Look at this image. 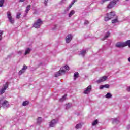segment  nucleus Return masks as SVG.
I'll use <instances>...</instances> for the list:
<instances>
[{"label":"nucleus","mask_w":130,"mask_h":130,"mask_svg":"<svg viewBox=\"0 0 130 130\" xmlns=\"http://www.w3.org/2000/svg\"><path fill=\"white\" fill-rule=\"evenodd\" d=\"M3 33H4V31L0 30V40H2V36L3 35Z\"/></svg>","instance_id":"34"},{"label":"nucleus","mask_w":130,"mask_h":130,"mask_svg":"<svg viewBox=\"0 0 130 130\" xmlns=\"http://www.w3.org/2000/svg\"><path fill=\"white\" fill-rule=\"evenodd\" d=\"M70 9L69 7H67L66 10H65V11L66 12H69V11H70Z\"/></svg>","instance_id":"39"},{"label":"nucleus","mask_w":130,"mask_h":130,"mask_svg":"<svg viewBox=\"0 0 130 130\" xmlns=\"http://www.w3.org/2000/svg\"><path fill=\"white\" fill-rule=\"evenodd\" d=\"M104 88H106L107 89H108V88H109V84H105L104 85H101L100 86L99 89L100 90H103V89H104Z\"/></svg>","instance_id":"14"},{"label":"nucleus","mask_w":130,"mask_h":130,"mask_svg":"<svg viewBox=\"0 0 130 130\" xmlns=\"http://www.w3.org/2000/svg\"><path fill=\"white\" fill-rule=\"evenodd\" d=\"M126 44L125 42H118L116 44V47L121 48V47H125Z\"/></svg>","instance_id":"11"},{"label":"nucleus","mask_w":130,"mask_h":130,"mask_svg":"<svg viewBox=\"0 0 130 130\" xmlns=\"http://www.w3.org/2000/svg\"><path fill=\"white\" fill-rule=\"evenodd\" d=\"M86 52H87V51L86 50H83L81 51L79 55H81V56H84L85 55V54H86Z\"/></svg>","instance_id":"19"},{"label":"nucleus","mask_w":130,"mask_h":130,"mask_svg":"<svg viewBox=\"0 0 130 130\" xmlns=\"http://www.w3.org/2000/svg\"><path fill=\"white\" fill-rule=\"evenodd\" d=\"M112 23L113 24H115L116 23H118V20H117V19H114V20H112Z\"/></svg>","instance_id":"27"},{"label":"nucleus","mask_w":130,"mask_h":130,"mask_svg":"<svg viewBox=\"0 0 130 130\" xmlns=\"http://www.w3.org/2000/svg\"><path fill=\"white\" fill-rule=\"evenodd\" d=\"M29 104V101H24L22 103L23 106H26Z\"/></svg>","instance_id":"25"},{"label":"nucleus","mask_w":130,"mask_h":130,"mask_svg":"<svg viewBox=\"0 0 130 130\" xmlns=\"http://www.w3.org/2000/svg\"><path fill=\"white\" fill-rule=\"evenodd\" d=\"M31 9V5H28L26 8L25 10V15H27V14H28V13H29V11H30Z\"/></svg>","instance_id":"17"},{"label":"nucleus","mask_w":130,"mask_h":130,"mask_svg":"<svg viewBox=\"0 0 130 130\" xmlns=\"http://www.w3.org/2000/svg\"><path fill=\"white\" fill-rule=\"evenodd\" d=\"M108 78V77L105 76L101 77L96 81V83L100 84V83H102V82H105V81L107 80Z\"/></svg>","instance_id":"9"},{"label":"nucleus","mask_w":130,"mask_h":130,"mask_svg":"<svg viewBox=\"0 0 130 130\" xmlns=\"http://www.w3.org/2000/svg\"><path fill=\"white\" fill-rule=\"evenodd\" d=\"M79 77V73L78 72H75L74 73V80H76V79H77V78H78Z\"/></svg>","instance_id":"22"},{"label":"nucleus","mask_w":130,"mask_h":130,"mask_svg":"<svg viewBox=\"0 0 130 130\" xmlns=\"http://www.w3.org/2000/svg\"><path fill=\"white\" fill-rule=\"evenodd\" d=\"M7 17L11 24H14V23H15V19L14 18L12 17V14H11V12H7Z\"/></svg>","instance_id":"6"},{"label":"nucleus","mask_w":130,"mask_h":130,"mask_svg":"<svg viewBox=\"0 0 130 130\" xmlns=\"http://www.w3.org/2000/svg\"><path fill=\"white\" fill-rule=\"evenodd\" d=\"M126 1H128V0H126Z\"/></svg>","instance_id":"44"},{"label":"nucleus","mask_w":130,"mask_h":130,"mask_svg":"<svg viewBox=\"0 0 130 130\" xmlns=\"http://www.w3.org/2000/svg\"><path fill=\"white\" fill-rule=\"evenodd\" d=\"M73 39V36L71 34L68 35L66 38V41L67 43H70Z\"/></svg>","instance_id":"12"},{"label":"nucleus","mask_w":130,"mask_h":130,"mask_svg":"<svg viewBox=\"0 0 130 130\" xmlns=\"http://www.w3.org/2000/svg\"><path fill=\"white\" fill-rule=\"evenodd\" d=\"M115 16V12L114 11H112L109 13L106 14V16L105 17V21L107 22V21H109L111 19H112L113 17Z\"/></svg>","instance_id":"3"},{"label":"nucleus","mask_w":130,"mask_h":130,"mask_svg":"<svg viewBox=\"0 0 130 130\" xmlns=\"http://www.w3.org/2000/svg\"><path fill=\"white\" fill-rule=\"evenodd\" d=\"M58 121L57 120L53 119L51 121V122L49 123V127H54L56 125V124Z\"/></svg>","instance_id":"10"},{"label":"nucleus","mask_w":130,"mask_h":130,"mask_svg":"<svg viewBox=\"0 0 130 130\" xmlns=\"http://www.w3.org/2000/svg\"><path fill=\"white\" fill-rule=\"evenodd\" d=\"M110 36V33L109 32H107L105 36V38H108V37Z\"/></svg>","instance_id":"31"},{"label":"nucleus","mask_w":130,"mask_h":130,"mask_svg":"<svg viewBox=\"0 0 130 130\" xmlns=\"http://www.w3.org/2000/svg\"><path fill=\"white\" fill-rule=\"evenodd\" d=\"M91 91H92V86L89 85L87 87L84 89L83 93L86 95H88V94H90Z\"/></svg>","instance_id":"8"},{"label":"nucleus","mask_w":130,"mask_h":130,"mask_svg":"<svg viewBox=\"0 0 130 130\" xmlns=\"http://www.w3.org/2000/svg\"><path fill=\"white\" fill-rule=\"evenodd\" d=\"M72 106V104H68L66 105V108L68 109V108H70Z\"/></svg>","instance_id":"32"},{"label":"nucleus","mask_w":130,"mask_h":130,"mask_svg":"<svg viewBox=\"0 0 130 130\" xmlns=\"http://www.w3.org/2000/svg\"><path fill=\"white\" fill-rule=\"evenodd\" d=\"M98 123V120H95L92 122V125L94 126Z\"/></svg>","instance_id":"28"},{"label":"nucleus","mask_w":130,"mask_h":130,"mask_svg":"<svg viewBox=\"0 0 130 130\" xmlns=\"http://www.w3.org/2000/svg\"><path fill=\"white\" fill-rule=\"evenodd\" d=\"M27 67L26 65H24L23 68L19 72V75H22V74H24V72L26 71Z\"/></svg>","instance_id":"13"},{"label":"nucleus","mask_w":130,"mask_h":130,"mask_svg":"<svg viewBox=\"0 0 130 130\" xmlns=\"http://www.w3.org/2000/svg\"><path fill=\"white\" fill-rule=\"evenodd\" d=\"M66 71H69V70H70V67L69 66L66 65L64 67H62L59 72L55 74V77L57 78V77H59V76H61V75H63V74H65L66 73Z\"/></svg>","instance_id":"1"},{"label":"nucleus","mask_w":130,"mask_h":130,"mask_svg":"<svg viewBox=\"0 0 130 130\" xmlns=\"http://www.w3.org/2000/svg\"><path fill=\"white\" fill-rule=\"evenodd\" d=\"M66 99H67V95H64L62 98H61L60 99V102H62L64 101V100H66Z\"/></svg>","instance_id":"23"},{"label":"nucleus","mask_w":130,"mask_h":130,"mask_svg":"<svg viewBox=\"0 0 130 130\" xmlns=\"http://www.w3.org/2000/svg\"><path fill=\"white\" fill-rule=\"evenodd\" d=\"M23 50H20L18 52V54L19 55H21L22 53H23Z\"/></svg>","instance_id":"35"},{"label":"nucleus","mask_w":130,"mask_h":130,"mask_svg":"<svg viewBox=\"0 0 130 130\" xmlns=\"http://www.w3.org/2000/svg\"><path fill=\"white\" fill-rule=\"evenodd\" d=\"M77 0H73L72 3L73 4H75L76 2H77Z\"/></svg>","instance_id":"41"},{"label":"nucleus","mask_w":130,"mask_h":130,"mask_svg":"<svg viewBox=\"0 0 130 130\" xmlns=\"http://www.w3.org/2000/svg\"><path fill=\"white\" fill-rule=\"evenodd\" d=\"M31 52V48H26L25 49V52L24 53V55H27V54H29Z\"/></svg>","instance_id":"16"},{"label":"nucleus","mask_w":130,"mask_h":130,"mask_svg":"<svg viewBox=\"0 0 130 130\" xmlns=\"http://www.w3.org/2000/svg\"><path fill=\"white\" fill-rule=\"evenodd\" d=\"M2 106L3 108L10 107V104L7 101L4 100L3 98H0V107Z\"/></svg>","instance_id":"2"},{"label":"nucleus","mask_w":130,"mask_h":130,"mask_svg":"<svg viewBox=\"0 0 130 130\" xmlns=\"http://www.w3.org/2000/svg\"><path fill=\"white\" fill-rule=\"evenodd\" d=\"M113 123H118V122H119V120H118V119H114L113 120Z\"/></svg>","instance_id":"26"},{"label":"nucleus","mask_w":130,"mask_h":130,"mask_svg":"<svg viewBox=\"0 0 130 130\" xmlns=\"http://www.w3.org/2000/svg\"><path fill=\"white\" fill-rule=\"evenodd\" d=\"M82 123L77 124L75 126V128L79 129V128H81L82 127Z\"/></svg>","instance_id":"21"},{"label":"nucleus","mask_w":130,"mask_h":130,"mask_svg":"<svg viewBox=\"0 0 130 130\" xmlns=\"http://www.w3.org/2000/svg\"><path fill=\"white\" fill-rule=\"evenodd\" d=\"M108 1H110V0H101L100 3L102 5H103V4H104V3L108 2Z\"/></svg>","instance_id":"30"},{"label":"nucleus","mask_w":130,"mask_h":130,"mask_svg":"<svg viewBox=\"0 0 130 130\" xmlns=\"http://www.w3.org/2000/svg\"><path fill=\"white\" fill-rule=\"evenodd\" d=\"M75 13H76V11H75V10L70 11V12L68 14V17L69 18H71V17H73V16H74V15H75Z\"/></svg>","instance_id":"15"},{"label":"nucleus","mask_w":130,"mask_h":130,"mask_svg":"<svg viewBox=\"0 0 130 130\" xmlns=\"http://www.w3.org/2000/svg\"><path fill=\"white\" fill-rule=\"evenodd\" d=\"M73 5H74V3H72V2L71 4L69 5L68 8H69V9H71V8H72V7H73Z\"/></svg>","instance_id":"36"},{"label":"nucleus","mask_w":130,"mask_h":130,"mask_svg":"<svg viewBox=\"0 0 130 130\" xmlns=\"http://www.w3.org/2000/svg\"><path fill=\"white\" fill-rule=\"evenodd\" d=\"M84 24H85V25H88V24H89V21H88V20H85V21H84Z\"/></svg>","instance_id":"37"},{"label":"nucleus","mask_w":130,"mask_h":130,"mask_svg":"<svg viewBox=\"0 0 130 130\" xmlns=\"http://www.w3.org/2000/svg\"><path fill=\"white\" fill-rule=\"evenodd\" d=\"M105 97L106 98H108L109 99V98H111L112 97V94L109 92L105 95Z\"/></svg>","instance_id":"20"},{"label":"nucleus","mask_w":130,"mask_h":130,"mask_svg":"<svg viewBox=\"0 0 130 130\" xmlns=\"http://www.w3.org/2000/svg\"><path fill=\"white\" fill-rule=\"evenodd\" d=\"M4 4H5V0H0V7H4Z\"/></svg>","instance_id":"24"},{"label":"nucleus","mask_w":130,"mask_h":130,"mask_svg":"<svg viewBox=\"0 0 130 130\" xmlns=\"http://www.w3.org/2000/svg\"><path fill=\"white\" fill-rule=\"evenodd\" d=\"M118 2V0H113L112 1H111L107 6L108 9H112V8H113Z\"/></svg>","instance_id":"5"},{"label":"nucleus","mask_w":130,"mask_h":130,"mask_svg":"<svg viewBox=\"0 0 130 130\" xmlns=\"http://www.w3.org/2000/svg\"><path fill=\"white\" fill-rule=\"evenodd\" d=\"M128 60L129 62H130V57L128 58Z\"/></svg>","instance_id":"43"},{"label":"nucleus","mask_w":130,"mask_h":130,"mask_svg":"<svg viewBox=\"0 0 130 130\" xmlns=\"http://www.w3.org/2000/svg\"><path fill=\"white\" fill-rule=\"evenodd\" d=\"M20 3H23V2H25V0H19Z\"/></svg>","instance_id":"42"},{"label":"nucleus","mask_w":130,"mask_h":130,"mask_svg":"<svg viewBox=\"0 0 130 130\" xmlns=\"http://www.w3.org/2000/svg\"><path fill=\"white\" fill-rule=\"evenodd\" d=\"M9 86V83L6 82L5 84L3 85V88L0 90V94L2 95L6 92V90L8 88V87Z\"/></svg>","instance_id":"7"},{"label":"nucleus","mask_w":130,"mask_h":130,"mask_svg":"<svg viewBox=\"0 0 130 130\" xmlns=\"http://www.w3.org/2000/svg\"><path fill=\"white\" fill-rule=\"evenodd\" d=\"M43 23H42V21H41V20L40 19H38L37 21H36L34 25H33V27H34V28H40V27L41 26V25H42Z\"/></svg>","instance_id":"4"},{"label":"nucleus","mask_w":130,"mask_h":130,"mask_svg":"<svg viewBox=\"0 0 130 130\" xmlns=\"http://www.w3.org/2000/svg\"><path fill=\"white\" fill-rule=\"evenodd\" d=\"M125 43L126 44V46H129V47H130V40H128L126 42H125Z\"/></svg>","instance_id":"29"},{"label":"nucleus","mask_w":130,"mask_h":130,"mask_svg":"<svg viewBox=\"0 0 130 130\" xmlns=\"http://www.w3.org/2000/svg\"><path fill=\"white\" fill-rule=\"evenodd\" d=\"M41 122H42V118L39 117L37 119V123H38V124H41Z\"/></svg>","instance_id":"18"},{"label":"nucleus","mask_w":130,"mask_h":130,"mask_svg":"<svg viewBox=\"0 0 130 130\" xmlns=\"http://www.w3.org/2000/svg\"><path fill=\"white\" fill-rule=\"evenodd\" d=\"M47 2H48V0H45L44 4L45 6H47Z\"/></svg>","instance_id":"38"},{"label":"nucleus","mask_w":130,"mask_h":130,"mask_svg":"<svg viewBox=\"0 0 130 130\" xmlns=\"http://www.w3.org/2000/svg\"><path fill=\"white\" fill-rule=\"evenodd\" d=\"M21 16V13H18L16 15L17 19H20V16Z\"/></svg>","instance_id":"33"},{"label":"nucleus","mask_w":130,"mask_h":130,"mask_svg":"<svg viewBox=\"0 0 130 130\" xmlns=\"http://www.w3.org/2000/svg\"><path fill=\"white\" fill-rule=\"evenodd\" d=\"M127 91H128V92H130V86L127 88Z\"/></svg>","instance_id":"40"}]
</instances>
